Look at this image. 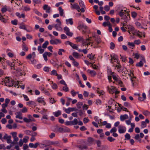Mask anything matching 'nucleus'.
I'll return each instance as SVG.
<instances>
[{
	"label": "nucleus",
	"instance_id": "obj_26",
	"mask_svg": "<svg viewBox=\"0 0 150 150\" xmlns=\"http://www.w3.org/2000/svg\"><path fill=\"white\" fill-rule=\"evenodd\" d=\"M16 114V118H18L19 119H23L22 117V116L21 112H17Z\"/></svg>",
	"mask_w": 150,
	"mask_h": 150
},
{
	"label": "nucleus",
	"instance_id": "obj_61",
	"mask_svg": "<svg viewBox=\"0 0 150 150\" xmlns=\"http://www.w3.org/2000/svg\"><path fill=\"white\" fill-rule=\"evenodd\" d=\"M141 127L142 128H144L146 126V124L145 122L142 121L141 123Z\"/></svg>",
	"mask_w": 150,
	"mask_h": 150
},
{
	"label": "nucleus",
	"instance_id": "obj_15",
	"mask_svg": "<svg viewBox=\"0 0 150 150\" xmlns=\"http://www.w3.org/2000/svg\"><path fill=\"white\" fill-rule=\"evenodd\" d=\"M11 136H8V135L5 134L3 137V139H6L7 142L8 143H9L11 142Z\"/></svg>",
	"mask_w": 150,
	"mask_h": 150
},
{
	"label": "nucleus",
	"instance_id": "obj_46",
	"mask_svg": "<svg viewBox=\"0 0 150 150\" xmlns=\"http://www.w3.org/2000/svg\"><path fill=\"white\" fill-rule=\"evenodd\" d=\"M50 69V67L46 66L43 69L44 71L47 72H49Z\"/></svg>",
	"mask_w": 150,
	"mask_h": 150
},
{
	"label": "nucleus",
	"instance_id": "obj_17",
	"mask_svg": "<svg viewBox=\"0 0 150 150\" xmlns=\"http://www.w3.org/2000/svg\"><path fill=\"white\" fill-rule=\"evenodd\" d=\"M6 63L9 66L11 67V69H13L14 70H16L14 67H13V66L14 65V62H12L9 60H7L6 61Z\"/></svg>",
	"mask_w": 150,
	"mask_h": 150
},
{
	"label": "nucleus",
	"instance_id": "obj_44",
	"mask_svg": "<svg viewBox=\"0 0 150 150\" xmlns=\"http://www.w3.org/2000/svg\"><path fill=\"white\" fill-rule=\"evenodd\" d=\"M27 28H26V30H25L28 32H30L32 31L33 29L32 27L30 26H27Z\"/></svg>",
	"mask_w": 150,
	"mask_h": 150
},
{
	"label": "nucleus",
	"instance_id": "obj_8",
	"mask_svg": "<svg viewBox=\"0 0 150 150\" xmlns=\"http://www.w3.org/2000/svg\"><path fill=\"white\" fill-rule=\"evenodd\" d=\"M64 32L67 35L71 37L73 35V33L70 31V29L67 27H65L64 28Z\"/></svg>",
	"mask_w": 150,
	"mask_h": 150
},
{
	"label": "nucleus",
	"instance_id": "obj_58",
	"mask_svg": "<svg viewBox=\"0 0 150 150\" xmlns=\"http://www.w3.org/2000/svg\"><path fill=\"white\" fill-rule=\"evenodd\" d=\"M29 137L27 136H25L23 139V142L26 143L28 141V139H29Z\"/></svg>",
	"mask_w": 150,
	"mask_h": 150
},
{
	"label": "nucleus",
	"instance_id": "obj_30",
	"mask_svg": "<svg viewBox=\"0 0 150 150\" xmlns=\"http://www.w3.org/2000/svg\"><path fill=\"white\" fill-rule=\"evenodd\" d=\"M87 72L88 73H89L91 74V75L93 76H95L96 74V72L93 70H91L89 69H88L87 70Z\"/></svg>",
	"mask_w": 150,
	"mask_h": 150
},
{
	"label": "nucleus",
	"instance_id": "obj_25",
	"mask_svg": "<svg viewBox=\"0 0 150 150\" xmlns=\"http://www.w3.org/2000/svg\"><path fill=\"white\" fill-rule=\"evenodd\" d=\"M49 144L50 145H52L54 146H57L59 145V141H50L49 142Z\"/></svg>",
	"mask_w": 150,
	"mask_h": 150
},
{
	"label": "nucleus",
	"instance_id": "obj_4",
	"mask_svg": "<svg viewBox=\"0 0 150 150\" xmlns=\"http://www.w3.org/2000/svg\"><path fill=\"white\" fill-rule=\"evenodd\" d=\"M126 73H128V75L130 77V79L132 82V84L133 86H134V79H136V77L134 76L133 74V72L130 71L129 72L128 70H126Z\"/></svg>",
	"mask_w": 150,
	"mask_h": 150
},
{
	"label": "nucleus",
	"instance_id": "obj_64",
	"mask_svg": "<svg viewBox=\"0 0 150 150\" xmlns=\"http://www.w3.org/2000/svg\"><path fill=\"white\" fill-rule=\"evenodd\" d=\"M108 140L110 142H114L115 139L112 137H109L107 138Z\"/></svg>",
	"mask_w": 150,
	"mask_h": 150
},
{
	"label": "nucleus",
	"instance_id": "obj_2",
	"mask_svg": "<svg viewBox=\"0 0 150 150\" xmlns=\"http://www.w3.org/2000/svg\"><path fill=\"white\" fill-rule=\"evenodd\" d=\"M4 81L5 85L8 87L12 86L14 83V80L9 77H6Z\"/></svg>",
	"mask_w": 150,
	"mask_h": 150
},
{
	"label": "nucleus",
	"instance_id": "obj_20",
	"mask_svg": "<svg viewBox=\"0 0 150 150\" xmlns=\"http://www.w3.org/2000/svg\"><path fill=\"white\" fill-rule=\"evenodd\" d=\"M128 116L127 114L121 115L120 117V120L121 121H123L125 120L128 119Z\"/></svg>",
	"mask_w": 150,
	"mask_h": 150
},
{
	"label": "nucleus",
	"instance_id": "obj_32",
	"mask_svg": "<svg viewBox=\"0 0 150 150\" xmlns=\"http://www.w3.org/2000/svg\"><path fill=\"white\" fill-rule=\"evenodd\" d=\"M129 16H127L126 14H125L122 17H121V18L123 19L126 22H127L129 20Z\"/></svg>",
	"mask_w": 150,
	"mask_h": 150
},
{
	"label": "nucleus",
	"instance_id": "obj_57",
	"mask_svg": "<svg viewBox=\"0 0 150 150\" xmlns=\"http://www.w3.org/2000/svg\"><path fill=\"white\" fill-rule=\"evenodd\" d=\"M72 55L75 58H78L79 56V54L76 52H73V53Z\"/></svg>",
	"mask_w": 150,
	"mask_h": 150
},
{
	"label": "nucleus",
	"instance_id": "obj_38",
	"mask_svg": "<svg viewBox=\"0 0 150 150\" xmlns=\"http://www.w3.org/2000/svg\"><path fill=\"white\" fill-rule=\"evenodd\" d=\"M128 45L129 46V48L133 49L134 47V42H128Z\"/></svg>",
	"mask_w": 150,
	"mask_h": 150
},
{
	"label": "nucleus",
	"instance_id": "obj_52",
	"mask_svg": "<svg viewBox=\"0 0 150 150\" xmlns=\"http://www.w3.org/2000/svg\"><path fill=\"white\" fill-rule=\"evenodd\" d=\"M83 104V103L82 102H79L76 104V106L78 108H80Z\"/></svg>",
	"mask_w": 150,
	"mask_h": 150
},
{
	"label": "nucleus",
	"instance_id": "obj_63",
	"mask_svg": "<svg viewBox=\"0 0 150 150\" xmlns=\"http://www.w3.org/2000/svg\"><path fill=\"white\" fill-rule=\"evenodd\" d=\"M124 105L125 106L128 107L129 108H131V106L129 103L127 102H125L124 103Z\"/></svg>",
	"mask_w": 150,
	"mask_h": 150
},
{
	"label": "nucleus",
	"instance_id": "obj_56",
	"mask_svg": "<svg viewBox=\"0 0 150 150\" xmlns=\"http://www.w3.org/2000/svg\"><path fill=\"white\" fill-rule=\"evenodd\" d=\"M42 92L46 95L48 96L50 95L49 92L45 89Z\"/></svg>",
	"mask_w": 150,
	"mask_h": 150
},
{
	"label": "nucleus",
	"instance_id": "obj_13",
	"mask_svg": "<svg viewBox=\"0 0 150 150\" xmlns=\"http://www.w3.org/2000/svg\"><path fill=\"white\" fill-rule=\"evenodd\" d=\"M107 89L109 93L111 94H112L115 92V89L114 86H111V88H110L109 86H108L107 87Z\"/></svg>",
	"mask_w": 150,
	"mask_h": 150
},
{
	"label": "nucleus",
	"instance_id": "obj_22",
	"mask_svg": "<svg viewBox=\"0 0 150 150\" xmlns=\"http://www.w3.org/2000/svg\"><path fill=\"white\" fill-rule=\"evenodd\" d=\"M65 21L67 25L70 24L71 25H72L73 24V21L72 18L66 19Z\"/></svg>",
	"mask_w": 150,
	"mask_h": 150
},
{
	"label": "nucleus",
	"instance_id": "obj_50",
	"mask_svg": "<svg viewBox=\"0 0 150 150\" xmlns=\"http://www.w3.org/2000/svg\"><path fill=\"white\" fill-rule=\"evenodd\" d=\"M62 90L63 91L65 92H68L69 91L68 87L67 86H64L63 87Z\"/></svg>",
	"mask_w": 150,
	"mask_h": 150
},
{
	"label": "nucleus",
	"instance_id": "obj_62",
	"mask_svg": "<svg viewBox=\"0 0 150 150\" xmlns=\"http://www.w3.org/2000/svg\"><path fill=\"white\" fill-rule=\"evenodd\" d=\"M23 120L25 122L27 123L29 122L32 121L31 119H28L26 117H24L23 118Z\"/></svg>",
	"mask_w": 150,
	"mask_h": 150
},
{
	"label": "nucleus",
	"instance_id": "obj_39",
	"mask_svg": "<svg viewBox=\"0 0 150 150\" xmlns=\"http://www.w3.org/2000/svg\"><path fill=\"white\" fill-rule=\"evenodd\" d=\"M35 104V102L33 101H29L26 103L27 105L30 106L31 105H34Z\"/></svg>",
	"mask_w": 150,
	"mask_h": 150
},
{
	"label": "nucleus",
	"instance_id": "obj_36",
	"mask_svg": "<svg viewBox=\"0 0 150 150\" xmlns=\"http://www.w3.org/2000/svg\"><path fill=\"white\" fill-rule=\"evenodd\" d=\"M111 25L110 22L108 21L107 22H104L103 23V25L104 27L108 26L109 27Z\"/></svg>",
	"mask_w": 150,
	"mask_h": 150
},
{
	"label": "nucleus",
	"instance_id": "obj_42",
	"mask_svg": "<svg viewBox=\"0 0 150 150\" xmlns=\"http://www.w3.org/2000/svg\"><path fill=\"white\" fill-rule=\"evenodd\" d=\"M50 75H51L53 76H57V71L55 70H53L51 72Z\"/></svg>",
	"mask_w": 150,
	"mask_h": 150
},
{
	"label": "nucleus",
	"instance_id": "obj_59",
	"mask_svg": "<svg viewBox=\"0 0 150 150\" xmlns=\"http://www.w3.org/2000/svg\"><path fill=\"white\" fill-rule=\"evenodd\" d=\"M134 138L136 140H138L140 142H141V139H140V136L139 134H136Z\"/></svg>",
	"mask_w": 150,
	"mask_h": 150
},
{
	"label": "nucleus",
	"instance_id": "obj_45",
	"mask_svg": "<svg viewBox=\"0 0 150 150\" xmlns=\"http://www.w3.org/2000/svg\"><path fill=\"white\" fill-rule=\"evenodd\" d=\"M49 44V42L48 41H46L42 44V47L43 48H45L47 47V45Z\"/></svg>",
	"mask_w": 150,
	"mask_h": 150
},
{
	"label": "nucleus",
	"instance_id": "obj_54",
	"mask_svg": "<svg viewBox=\"0 0 150 150\" xmlns=\"http://www.w3.org/2000/svg\"><path fill=\"white\" fill-rule=\"evenodd\" d=\"M71 46L74 49L76 50H78V46H77L76 44H74L73 43H72V44L71 45Z\"/></svg>",
	"mask_w": 150,
	"mask_h": 150
},
{
	"label": "nucleus",
	"instance_id": "obj_41",
	"mask_svg": "<svg viewBox=\"0 0 150 150\" xmlns=\"http://www.w3.org/2000/svg\"><path fill=\"white\" fill-rule=\"evenodd\" d=\"M38 50L39 52L40 53H42L44 51L43 49L40 46H39L38 48Z\"/></svg>",
	"mask_w": 150,
	"mask_h": 150
},
{
	"label": "nucleus",
	"instance_id": "obj_24",
	"mask_svg": "<svg viewBox=\"0 0 150 150\" xmlns=\"http://www.w3.org/2000/svg\"><path fill=\"white\" fill-rule=\"evenodd\" d=\"M93 37L94 38L95 41L96 42V44L97 45H98L101 42V40L100 38L98 37H95L94 36Z\"/></svg>",
	"mask_w": 150,
	"mask_h": 150
},
{
	"label": "nucleus",
	"instance_id": "obj_43",
	"mask_svg": "<svg viewBox=\"0 0 150 150\" xmlns=\"http://www.w3.org/2000/svg\"><path fill=\"white\" fill-rule=\"evenodd\" d=\"M65 51L63 49H59L58 52V54L59 55H62V52H64Z\"/></svg>",
	"mask_w": 150,
	"mask_h": 150
},
{
	"label": "nucleus",
	"instance_id": "obj_33",
	"mask_svg": "<svg viewBox=\"0 0 150 150\" xmlns=\"http://www.w3.org/2000/svg\"><path fill=\"white\" fill-rule=\"evenodd\" d=\"M128 32L129 33H130V32H129V31H135L136 30H135L134 28L131 25H129L128 27Z\"/></svg>",
	"mask_w": 150,
	"mask_h": 150
},
{
	"label": "nucleus",
	"instance_id": "obj_3",
	"mask_svg": "<svg viewBox=\"0 0 150 150\" xmlns=\"http://www.w3.org/2000/svg\"><path fill=\"white\" fill-rule=\"evenodd\" d=\"M50 42L51 45H54L60 44L61 43V41L60 40L58 39L54 38V37L53 38L50 40Z\"/></svg>",
	"mask_w": 150,
	"mask_h": 150
},
{
	"label": "nucleus",
	"instance_id": "obj_5",
	"mask_svg": "<svg viewBox=\"0 0 150 150\" xmlns=\"http://www.w3.org/2000/svg\"><path fill=\"white\" fill-rule=\"evenodd\" d=\"M125 14L127 16H129V14L127 10L121 9L119 13V15L121 17H122Z\"/></svg>",
	"mask_w": 150,
	"mask_h": 150
},
{
	"label": "nucleus",
	"instance_id": "obj_29",
	"mask_svg": "<svg viewBox=\"0 0 150 150\" xmlns=\"http://www.w3.org/2000/svg\"><path fill=\"white\" fill-rule=\"evenodd\" d=\"M61 112L59 110H58L57 111L53 112V114L54 116L56 117H58L61 115Z\"/></svg>",
	"mask_w": 150,
	"mask_h": 150
},
{
	"label": "nucleus",
	"instance_id": "obj_12",
	"mask_svg": "<svg viewBox=\"0 0 150 150\" xmlns=\"http://www.w3.org/2000/svg\"><path fill=\"white\" fill-rule=\"evenodd\" d=\"M52 55V54L50 52H45L42 55L44 59L46 62L47 61L48 59L47 58V56L50 57Z\"/></svg>",
	"mask_w": 150,
	"mask_h": 150
},
{
	"label": "nucleus",
	"instance_id": "obj_18",
	"mask_svg": "<svg viewBox=\"0 0 150 150\" xmlns=\"http://www.w3.org/2000/svg\"><path fill=\"white\" fill-rule=\"evenodd\" d=\"M91 37L89 38L86 39L85 40H83L82 44L83 46L86 45V44H90V41H91Z\"/></svg>",
	"mask_w": 150,
	"mask_h": 150
},
{
	"label": "nucleus",
	"instance_id": "obj_11",
	"mask_svg": "<svg viewBox=\"0 0 150 150\" xmlns=\"http://www.w3.org/2000/svg\"><path fill=\"white\" fill-rule=\"evenodd\" d=\"M71 8L72 9H76L77 10L78 12L80 11V8L79 6L77 4H71Z\"/></svg>",
	"mask_w": 150,
	"mask_h": 150
},
{
	"label": "nucleus",
	"instance_id": "obj_27",
	"mask_svg": "<svg viewBox=\"0 0 150 150\" xmlns=\"http://www.w3.org/2000/svg\"><path fill=\"white\" fill-rule=\"evenodd\" d=\"M87 57L91 61H92L95 59L94 55H93L92 54H88L87 55Z\"/></svg>",
	"mask_w": 150,
	"mask_h": 150
},
{
	"label": "nucleus",
	"instance_id": "obj_55",
	"mask_svg": "<svg viewBox=\"0 0 150 150\" xmlns=\"http://www.w3.org/2000/svg\"><path fill=\"white\" fill-rule=\"evenodd\" d=\"M32 132V131L29 130H27L24 131L25 134L27 135H31Z\"/></svg>",
	"mask_w": 150,
	"mask_h": 150
},
{
	"label": "nucleus",
	"instance_id": "obj_7",
	"mask_svg": "<svg viewBox=\"0 0 150 150\" xmlns=\"http://www.w3.org/2000/svg\"><path fill=\"white\" fill-rule=\"evenodd\" d=\"M42 8L47 13H50L52 11L51 7L47 5H44Z\"/></svg>",
	"mask_w": 150,
	"mask_h": 150
},
{
	"label": "nucleus",
	"instance_id": "obj_16",
	"mask_svg": "<svg viewBox=\"0 0 150 150\" xmlns=\"http://www.w3.org/2000/svg\"><path fill=\"white\" fill-rule=\"evenodd\" d=\"M62 24H56L54 25V27L57 31H62V28L61 27Z\"/></svg>",
	"mask_w": 150,
	"mask_h": 150
},
{
	"label": "nucleus",
	"instance_id": "obj_31",
	"mask_svg": "<svg viewBox=\"0 0 150 150\" xmlns=\"http://www.w3.org/2000/svg\"><path fill=\"white\" fill-rule=\"evenodd\" d=\"M107 72L108 75H112L114 73V72H112L111 69L109 67H107Z\"/></svg>",
	"mask_w": 150,
	"mask_h": 150
},
{
	"label": "nucleus",
	"instance_id": "obj_9",
	"mask_svg": "<svg viewBox=\"0 0 150 150\" xmlns=\"http://www.w3.org/2000/svg\"><path fill=\"white\" fill-rule=\"evenodd\" d=\"M58 131L60 132H70V129L68 128L64 127H63L59 128Z\"/></svg>",
	"mask_w": 150,
	"mask_h": 150
},
{
	"label": "nucleus",
	"instance_id": "obj_23",
	"mask_svg": "<svg viewBox=\"0 0 150 150\" xmlns=\"http://www.w3.org/2000/svg\"><path fill=\"white\" fill-rule=\"evenodd\" d=\"M37 101L39 103H41L43 105H45V103L44 100V98L41 97L38 98L37 99Z\"/></svg>",
	"mask_w": 150,
	"mask_h": 150
},
{
	"label": "nucleus",
	"instance_id": "obj_49",
	"mask_svg": "<svg viewBox=\"0 0 150 150\" xmlns=\"http://www.w3.org/2000/svg\"><path fill=\"white\" fill-rule=\"evenodd\" d=\"M116 61L117 63L118 62L117 60L114 57H112L111 58V62L112 64H114V62Z\"/></svg>",
	"mask_w": 150,
	"mask_h": 150
},
{
	"label": "nucleus",
	"instance_id": "obj_51",
	"mask_svg": "<svg viewBox=\"0 0 150 150\" xmlns=\"http://www.w3.org/2000/svg\"><path fill=\"white\" fill-rule=\"evenodd\" d=\"M19 28L21 29H23L25 30H26V28L25 25L23 24H20Z\"/></svg>",
	"mask_w": 150,
	"mask_h": 150
},
{
	"label": "nucleus",
	"instance_id": "obj_21",
	"mask_svg": "<svg viewBox=\"0 0 150 150\" xmlns=\"http://www.w3.org/2000/svg\"><path fill=\"white\" fill-rule=\"evenodd\" d=\"M13 137V141L17 142L18 140V138L17 137V133L16 132H13L12 133Z\"/></svg>",
	"mask_w": 150,
	"mask_h": 150
},
{
	"label": "nucleus",
	"instance_id": "obj_48",
	"mask_svg": "<svg viewBox=\"0 0 150 150\" xmlns=\"http://www.w3.org/2000/svg\"><path fill=\"white\" fill-rule=\"evenodd\" d=\"M117 128L115 127H113L110 130V132L111 133L116 132L117 131Z\"/></svg>",
	"mask_w": 150,
	"mask_h": 150
},
{
	"label": "nucleus",
	"instance_id": "obj_19",
	"mask_svg": "<svg viewBox=\"0 0 150 150\" xmlns=\"http://www.w3.org/2000/svg\"><path fill=\"white\" fill-rule=\"evenodd\" d=\"M77 28L79 30H83V28L87 29V26L84 23H82L79 24Z\"/></svg>",
	"mask_w": 150,
	"mask_h": 150
},
{
	"label": "nucleus",
	"instance_id": "obj_37",
	"mask_svg": "<svg viewBox=\"0 0 150 150\" xmlns=\"http://www.w3.org/2000/svg\"><path fill=\"white\" fill-rule=\"evenodd\" d=\"M22 48L23 50L27 51L28 50V48L26 45L23 43L22 45Z\"/></svg>",
	"mask_w": 150,
	"mask_h": 150
},
{
	"label": "nucleus",
	"instance_id": "obj_1",
	"mask_svg": "<svg viewBox=\"0 0 150 150\" xmlns=\"http://www.w3.org/2000/svg\"><path fill=\"white\" fill-rule=\"evenodd\" d=\"M27 68L24 65L18 67L16 70L17 74L20 76H25L26 74Z\"/></svg>",
	"mask_w": 150,
	"mask_h": 150
},
{
	"label": "nucleus",
	"instance_id": "obj_10",
	"mask_svg": "<svg viewBox=\"0 0 150 150\" xmlns=\"http://www.w3.org/2000/svg\"><path fill=\"white\" fill-rule=\"evenodd\" d=\"M142 59L141 61H140L139 63H137L136 64V66L137 67H142L143 65V62L145 63L146 61L144 57L143 56H141Z\"/></svg>",
	"mask_w": 150,
	"mask_h": 150
},
{
	"label": "nucleus",
	"instance_id": "obj_14",
	"mask_svg": "<svg viewBox=\"0 0 150 150\" xmlns=\"http://www.w3.org/2000/svg\"><path fill=\"white\" fill-rule=\"evenodd\" d=\"M134 32L136 33L137 36L140 38L142 37V36H143L144 37H145V33L144 32H140L139 30H135Z\"/></svg>",
	"mask_w": 150,
	"mask_h": 150
},
{
	"label": "nucleus",
	"instance_id": "obj_35",
	"mask_svg": "<svg viewBox=\"0 0 150 150\" xmlns=\"http://www.w3.org/2000/svg\"><path fill=\"white\" fill-rule=\"evenodd\" d=\"M0 21L2 22L5 23L6 22V20L5 19L0 13Z\"/></svg>",
	"mask_w": 150,
	"mask_h": 150
},
{
	"label": "nucleus",
	"instance_id": "obj_53",
	"mask_svg": "<svg viewBox=\"0 0 150 150\" xmlns=\"http://www.w3.org/2000/svg\"><path fill=\"white\" fill-rule=\"evenodd\" d=\"M79 4L80 6L81 7H84L85 5L84 3L82 0H79Z\"/></svg>",
	"mask_w": 150,
	"mask_h": 150
},
{
	"label": "nucleus",
	"instance_id": "obj_28",
	"mask_svg": "<svg viewBox=\"0 0 150 150\" xmlns=\"http://www.w3.org/2000/svg\"><path fill=\"white\" fill-rule=\"evenodd\" d=\"M16 15L19 18H25V15L23 13L20 14L18 12H17L16 13Z\"/></svg>",
	"mask_w": 150,
	"mask_h": 150
},
{
	"label": "nucleus",
	"instance_id": "obj_6",
	"mask_svg": "<svg viewBox=\"0 0 150 150\" xmlns=\"http://www.w3.org/2000/svg\"><path fill=\"white\" fill-rule=\"evenodd\" d=\"M118 131L119 133L122 134L125 133L126 130L125 127L121 125L119 126L118 127Z\"/></svg>",
	"mask_w": 150,
	"mask_h": 150
},
{
	"label": "nucleus",
	"instance_id": "obj_34",
	"mask_svg": "<svg viewBox=\"0 0 150 150\" xmlns=\"http://www.w3.org/2000/svg\"><path fill=\"white\" fill-rule=\"evenodd\" d=\"M58 10L59 11V13L61 16H62L64 14V11L62 9L61 7H59L58 8Z\"/></svg>",
	"mask_w": 150,
	"mask_h": 150
},
{
	"label": "nucleus",
	"instance_id": "obj_60",
	"mask_svg": "<svg viewBox=\"0 0 150 150\" xmlns=\"http://www.w3.org/2000/svg\"><path fill=\"white\" fill-rule=\"evenodd\" d=\"M21 110L22 113H26L27 112L28 109L26 107H24Z\"/></svg>",
	"mask_w": 150,
	"mask_h": 150
},
{
	"label": "nucleus",
	"instance_id": "obj_40",
	"mask_svg": "<svg viewBox=\"0 0 150 150\" xmlns=\"http://www.w3.org/2000/svg\"><path fill=\"white\" fill-rule=\"evenodd\" d=\"M75 39L77 42H78L81 41L82 42L83 40V38L81 37H77Z\"/></svg>",
	"mask_w": 150,
	"mask_h": 150
},
{
	"label": "nucleus",
	"instance_id": "obj_47",
	"mask_svg": "<svg viewBox=\"0 0 150 150\" xmlns=\"http://www.w3.org/2000/svg\"><path fill=\"white\" fill-rule=\"evenodd\" d=\"M71 122L72 125H76L78 123V120L76 118L74 119L73 120L71 121Z\"/></svg>",
	"mask_w": 150,
	"mask_h": 150
}]
</instances>
